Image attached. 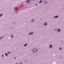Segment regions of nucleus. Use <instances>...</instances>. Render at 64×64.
<instances>
[{
  "instance_id": "15",
  "label": "nucleus",
  "mask_w": 64,
  "mask_h": 64,
  "mask_svg": "<svg viewBox=\"0 0 64 64\" xmlns=\"http://www.w3.org/2000/svg\"><path fill=\"white\" fill-rule=\"evenodd\" d=\"M19 64H22V62H20V63Z\"/></svg>"
},
{
  "instance_id": "22",
  "label": "nucleus",
  "mask_w": 64,
  "mask_h": 64,
  "mask_svg": "<svg viewBox=\"0 0 64 64\" xmlns=\"http://www.w3.org/2000/svg\"><path fill=\"white\" fill-rule=\"evenodd\" d=\"M16 57L14 58V59H16Z\"/></svg>"
},
{
  "instance_id": "24",
  "label": "nucleus",
  "mask_w": 64,
  "mask_h": 64,
  "mask_svg": "<svg viewBox=\"0 0 64 64\" xmlns=\"http://www.w3.org/2000/svg\"><path fill=\"white\" fill-rule=\"evenodd\" d=\"M16 64H17V63H16Z\"/></svg>"
},
{
  "instance_id": "8",
  "label": "nucleus",
  "mask_w": 64,
  "mask_h": 64,
  "mask_svg": "<svg viewBox=\"0 0 64 64\" xmlns=\"http://www.w3.org/2000/svg\"><path fill=\"white\" fill-rule=\"evenodd\" d=\"M58 32H60V28L58 29Z\"/></svg>"
},
{
  "instance_id": "2",
  "label": "nucleus",
  "mask_w": 64,
  "mask_h": 64,
  "mask_svg": "<svg viewBox=\"0 0 64 64\" xmlns=\"http://www.w3.org/2000/svg\"><path fill=\"white\" fill-rule=\"evenodd\" d=\"M33 32H30L29 33V35H32V34H33Z\"/></svg>"
},
{
  "instance_id": "6",
  "label": "nucleus",
  "mask_w": 64,
  "mask_h": 64,
  "mask_svg": "<svg viewBox=\"0 0 64 64\" xmlns=\"http://www.w3.org/2000/svg\"><path fill=\"white\" fill-rule=\"evenodd\" d=\"M52 47V44H50V48H51Z\"/></svg>"
},
{
  "instance_id": "9",
  "label": "nucleus",
  "mask_w": 64,
  "mask_h": 64,
  "mask_svg": "<svg viewBox=\"0 0 64 64\" xmlns=\"http://www.w3.org/2000/svg\"><path fill=\"white\" fill-rule=\"evenodd\" d=\"M18 7H16V8H15V10H17V9H18Z\"/></svg>"
},
{
  "instance_id": "4",
  "label": "nucleus",
  "mask_w": 64,
  "mask_h": 64,
  "mask_svg": "<svg viewBox=\"0 0 64 64\" xmlns=\"http://www.w3.org/2000/svg\"><path fill=\"white\" fill-rule=\"evenodd\" d=\"M26 2L28 3H29V2H30V0H28L26 1Z\"/></svg>"
},
{
  "instance_id": "19",
  "label": "nucleus",
  "mask_w": 64,
  "mask_h": 64,
  "mask_svg": "<svg viewBox=\"0 0 64 64\" xmlns=\"http://www.w3.org/2000/svg\"><path fill=\"white\" fill-rule=\"evenodd\" d=\"M4 56V55L3 54V55H2V57H3Z\"/></svg>"
},
{
  "instance_id": "12",
  "label": "nucleus",
  "mask_w": 64,
  "mask_h": 64,
  "mask_svg": "<svg viewBox=\"0 0 64 64\" xmlns=\"http://www.w3.org/2000/svg\"><path fill=\"white\" fill-rule=\"evenodd\" d=\"M5 55H6V56H8V54L7 53H6L5 54Z\"/></svg>"
},
{
  "instance_id": "14",
  "label": "nucleus",
  "mask_w": 64,
  "mask_h": 64,
  "mask_svg": "<svg viewBox=\"0 0 64 64\" xmlns=\"http://www.w3.org/2000/svg\"><path fill=\"white\" fill-rule=\"evenodd\" d=\"M2 39V37H0V40H1V39Z\"/></svg>"
},
{
  "instance_id": "23",
  "label": "nucleus",
  "mask_w": 64,
  "mask_h": 64,
  "mask_svg": "<svg viewBox=\"0 0 64 64\" xmlns=\"http://www.w3.org/2000/svg\"><path fill=\"white\" fill-rule=\"evenodd\" d=\"M16 14H17V13H16Z\"/></svg>"
},
{
  "instance_id": "7",
  "label": "nucleus",
  "mask_w": 64,
  "mask_h": 64,
  "mask_svg": "<svg viewBox=\"0 0 64 64\" xmlns=\"http://www.w3.org/2000/svg\"><path fill=\"white\" fill-rule=\"evenodd\" d=\"M42 0H40V2H39V3L40 4V3H42Z\"/></svg>"
},
{
  "instance_id": "25",
  "label": "nucleus",
  "mask_w": 64,
  "mask_h": 64,
  "mask_svg": "<svg viewBox=\"0 0 64 64\" xmlns=\"http://www.w3.org/2000/svg\"><path fill=\"white\" fill-rule=\"evenodd\" d=\"M57 30V29H56L55 30Z\"/></svg>"
},
{
  "instance_id": "5",
  "label": "nucleus",
  "mask_w": 64,
  "mask_h": 64,
  "mask_svg": "<svg viewBox=\"0 0 64 64\" xmlns=\"http://www.w3.org/2000/svg\"><path fill=\"white\" fill-rule=\"evenodd\" d=\"M44 25H47V23L46 22H45L44 23Z\"/></svg>"
},
{
  "instance_id": "10",
  "label": "nucleus",
  "mask_w": 64,
  "mask_h": 64,
  "mask_svg": "<svg viewBox=\"0 0 64 64\" xmlns=\"http://www.w3.org/2000/svg\"><path fill=\"white\" fill-rule=\"evenodd\" d=\"M27 45V44H26L25 45H24V46H26Z\"/></svg>"
},
{
  "instance_id": "21",
  "label": "nucleus",
  "mask_w": 64,
  "mask_h": 64,
  "mask_svg": "<svg viewBox=\"0 0 64 64\" xmlns=\"http://www.w3.org/2000/svg\"><path fill=\"white\" fill-rule=\"evenodd\" d=\"M36 6H37V4H36Z\"/></svg>"
},
{
  "instance_id": "17",
  "label": "nucleus",
  "mask_w": 64,
  "mask_h": 64,
  "mask_svg": "<svg viewBox=\"0 0 64 64\" xmlns=\"http://www.w3.org/2000/svg\"><path fill=\"white\" fill-rule=\"evenodd\" d=\"M34 21V20H33V19L32 20V22H33V21Z\"/></svg>"
},
{
  "instance_id": "11",
  "label": "nucleus",
  "mask_w": 64,
  "mask_h": 64,
  "mask_svg": "<svg viewBox=\"0 0 64 64\" xmlns=\"http://www.w3.org/2000/svg\"><path fill=\"white\" fill-rule=\"evenodd\" d=\"M62 50V48L61 47H60L59 48V50Z\"/></svg>"
},
{
  "instance_id": "1",
  "label": "nucleus",
  "mask_w": 64,
  "mask_h": 64,
  "mask_svg": "<svg viewBox=\"0 0 64 64\" xmlns=\"http://www.w3.org/2000/svg\"><path fill=\"white\" fill-rule=\"evenodd\" d=\"M37 48H34L32 50V52L33 53H35L37 52Z\"/></svg>"
},
{
  "instance_id": "13",
  "label": "nucleus",
  "mask_w": 64,
  "mask_h": 64,
  "mask_svg": "<svg viewBox=\"0 0 64 64\" xmlns=\"http://www.w3.org/2000/svg\"><path fill=\"white\" fill-rule=\"evenodd\" d=\"M3 14H0V17H1V16H2Z\"/></svg>"
},
{
  "instance_id": "16",
  "label": "nucleus",
  "mask_w": 64,
  "mask_h": 64,
  "mask_svg": "<svg viewBox=\"0 0 64 64\" xmlns=\"http://www.w3.org/2000/svg\"><path fill=\"white\" fill-rule=\"evenodd\" d=\"M11 37L12 38H13V35H12L11 36Z\"/></svg>"
},
{
  "instance_id": "18",
  "label": "nucleus",
  "mask_w": 64,
  "mask_h": 64,
  "mask_svg": "<svg viewBox=\"0 0 64 64\" xmlns=\"http://www.w3.org/2000/svg\"><path fill=\"white\" fill-rule=\"evenodd\" d=\"M10 53V52H8V53Z\"/></svg>"
},
{
  "instance_id": "20",
  "label": "nucleus",
  "mask_w": 64,
  "mask_h": 64,
  "mask_svg": "<svg viewBox=\"0 0 64 64\" xmlns=\"http://www.w3.org/2000/svg\"><path fill=\"white\" fill-rule=\"evenodd\" d=\"M46 3H47V2H45V4H46Z\"/></svg>"
},
{
  "instance_id": "3",
  "label": "nucleus",
  "mask_w": 64,
  "mask_h": 64,
  "mask_svg": "<svg viewBox=\"0 0 64 64\" xmlns=\"http://www.w3.org/2000/svg\"><path fill=\"white\" fill-rule=\"evenodd\" d=\"M58 17V16H54V18H57Z\"/></svg>"
}]
</instances>
